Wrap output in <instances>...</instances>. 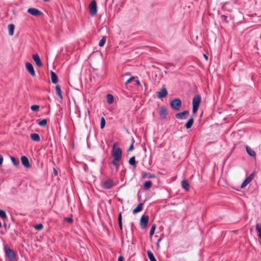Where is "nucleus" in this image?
Wrapping results in <instances>:
<instances>
[{
	"label": "nucleus",
	"mask_w": 261,
	"mask_h": 261,
	"mask_svg": "<svg viewBox=\"0 0 261 261\" xmlns=\"http://www.w3.org/2000/svg\"><path fill=\"white\" fill-rule=\"evenodd\" d=\"M25 65L27 70L30 74L32 76H35V72L32 64L31 63L27 62Z\"/></svg>",
	"instance_id": "13"
},
{
	"label": "nucleus",
	"mask_w": 261,
	"mask_h": 261,
	"mask_svg": "<svg viewBox=\"0 0 261 261\" xmlns=\"http://www.w3.org/2000/svg\"><path fill=\"white\" fill-rule=\"evenodd\" d=\"M135 77L134 76H132L130 77L129 79H128L125 82V84L126 85L128 83H129V82H130L132 81H133V80H134Z\"/></svg>",
	"instance_id": "40"
},
{
	"label": "nucleus",
	"mask_w": 261,
	"mask_h": 261,
	"mask_svg": "<svg viewBox=\"0 0 261 261\" xmlns=\"http://www.w3.org/2000/svg\"><path fill=\"white\" fill-rule=\"evenodd\" d=\"M4 250L6 259L8 261H17V252L11 249L8 245H4Z\"/></svg>",
	"instance_id": "2"
},
{
	"label": "nucleus",
	"mask_w": 261,
	"mask_h": 261,
	"mask_svg": "<svg viewBox=\"0 0 261 261\" xmlns=\"http://www.w3.org/2000/svg\"><path fill=\"white\" fill-rule=\"evenodd\" d=\"M246 151L248 153V154L250 155L251 156H254L255 155V152L254 151H253L251 148H250L249 146H246Z\"/></svg>",
	"instance_id": "22"
},
{
	"label": "nucleus",
	"mask_w": 261,
	"mask_h": 261,
	"mask_svg": "<svg viewBox=\"0 0 261 261\" xmlns=\"http://www.w3.org/2000/svg\"><path fill=\"white\" fill-rule=\"evenodd\" d=\"M106 40V37H103L99 42V44H98L99 46H101V47L103 46L104 45V44H105Z\"/></svg>",
	"instance_id": "35"
},
{
	"label": "nucleus",
	"mask_w": 261,
	"mask_h": 261,
	"mask_svg": "<svg viewBox=\"0 0 261 261\" xmlns=\"http://www.w3.org/2000/svg\"><path fill=\"white\" fill-rule=\"evenodd\" d=\"M33 59L38 67H40L42 66V63L39 55L37 54H34L33 55Z\"/></svg>",
	"instance_id": "14"
},
{
	"label": "nucleus",
	"mask_w": 261,
	"mask_h": 261,
	"mask_svg": "<svg viewBox=\"0 0 261 261\" xmlns=\"http://www.w3.org/2000/svg\"><path fill=\"white\" fill-rule=\"evenodd\" d=\"M28 12L35 16H39L42 14V12L41 11L34 8H30L28 9Z\"/></svg>",
	"instance_id": "8"
},
{
	"label": "nucleus",
	"mask_w": 261,
	"mask_h": 261,
	"mask_svg": "<svg viewBox=\"0 0 261 261\" xmlns=\"http://www.w3.org/2000/svg\"><path fill=\"white\" fill-rule=\"evenodd\" d=\"M38 124L42 127H45L47 125V120L43 119L38 122Z\"/></svg>",
	"instance_id": "30"
},
{
	"label": "nucleus",
	"mask_w": 261,
	"mask_h": 261,
	"mask_svg": "<svg viewBox=\"0 0 261 261\" xmlns=\"http://www.w3.org/2000/svg\"><path fill=\"white\" fill-rule=\"evenodd\" d=\"M204 58H207V57L205 54H204Z\"/></svg>",
	"instance_id": "48"
},
{
	"label": "nucleus",
	"mask_w": 261,
	"mask_h": 261,
	"mask_svg": "<svg viewBox=\"0 0 261 261\" xmlns=\"http://www.w3.org/2000/svg\"><path fill=\"white\" fill-rule=\"evenodd\" d=\"M149 220V216L148 215H143L140 220V225L142 228H145L147 227Z\"/></svg>",
	"instance_id": "7"
},
{
	"label": "nucleus",
	"mask_w": 261,
	"mask_h": 261,
	"mask_svg": "<svg viewBox=\"0 0 261 261\" xmlns=\"http://www.w3.org/2000/svg\"><path fill=\"white\" fill-rule=\"evenodd\" d=\"M106 124V121L104 117H101L100 119V128H103Z\"/></svg>",
	"instance_id": "38"
},
{
	"label": "nucleus",
	"mask_w": 261,
	"mask_h": 261,
	"mask_svg": "<svg viewBox=\"0 0 261 261\" xmlns=\"http://www.w3.org/2000/svg\"><path fill=\"white\" fill-rule=\"evenodd\" d=\"M152 186V181L151 180L146 181L143 184V187L145 189H149Z\"/></svg>",
	"instance_id": "25"
},
{
	"label": "nucleus",
	"mask_w": 261,
	"mask_h": 261,
	"mask_svg": "<svg viewBox=\"0 0 261 261\" xmlns=\"http://www.w3.org/2000/svg\"><path fill=\"white\" fill-rule=\"evenodd\" d=\"M161 239H159V240H158L157 245H158V246H159L160 242V241H161Z\"/></svg>",
	"instance_id": "46"
},
{
	"label": "nucleus",
	"mask_w": 261,
	"mask_h": 261,
	"mask_svg": "<svg viewBox=\"0 0 261 261\" xmlns=\"http://www.w3.org/2000/svg\"><path fill=\"white\" fill-rule=\"evenodd\" d=\"M170 105L172 108L176 111L179 110L181 106V102L180 99L175 98L171 100Z\"/></svg>",
	"instance_id": "4"
},
{
	"label": "nucleus",
	"mask_w": 261,
	"mask_h": 261,
	"mask_svg": "<svg viewBox=\"0 0 261 261\" xmlns=\"http://www.w3.org/2000/svg\"><path fill=\"white\" fill-rule=\"evenodd\" d=\"M117 143H114L113 145V149L112 151V155L113 159L112 161L113 165L116 167L117 169L119 167V162L121 160L122 151L120 147H116Z\"/></svg>",
	"instance_id": "1"
},
{
	"label": "nucleus",
	"mask_w": 261,
	"mask_h": 261,
	"mask_svg": "<svg viewBox=\"0 0 261 261\" xmlns=\"http://www.w3.org/2000/svg\"><path fill=\"white\" fill-rule=\"evenodd\" d=\"M10 159L14 166H15L16 167H18L19 166V161L18 160L16 159L13 156H11Z\"/></svg>",
	"instance_id": "29"
},
{
	"label": "nucleus",
	"mask_w": 261,
	"mask_h": 261,
	"mask_svg": "<svg viewBox=\"0 0 261 261\" xmlns=\"http://www.w3.org/2000/svg\"><path fill=\"white\" fill-rule=\"evenodd\" d=\"M118 224L119 227L121 230L122 229V215L121 213H120L118 215Z\"/></svg>",
	"instance_id": "32"
},
{
	"label": "nucleus",
	"mask_w": 261,
	"mask_h": 261,
	"mask_svg": "<svg viewBox=\"0 0 261 261\" xmlns=\"http://www.w3.org/2000/svg\"><path fill=\"white\" fill-rule=\"evenodd\" d=\"M64 221L68 222L69 223H71L73 222V219L72 218L67 217L64 218Z\"/></svg>",
	"instance_id": "39"
},
{
	"label": "nucleus",
	"mask_w": 261,
	"mask_h": 261,
	"mask_svg": "<svg viewBox=\"0 0 261 261\" xmlns=\"http://www.w3.org/2000/svg\"><path fill=\"white\" fill-rule=\"evenodd\" d=\"M201 100V97L200 95L198 94L194 96L192 100V111L193 113H196L197 112Z\"/></svg>",
	"instance_id": "3"
},
{
	"label": "nucleus",
	"mask_w": 261,
	"mask_h": 261,
	"mask_svg": "<svg viewBox=\"0 0 261 261\" xmlns=\"http://www.w3.org/2000/svg\"><path fill=\"white\" fill-rule=\"evenodd\" d=\"M56 92L58 96L60 97V99L63 98V96L62 94V91L60 87V86L59 85H56Z\"/></svg>",
	"instance_id": "20"
},
{
	"label": "nucleus",
	"mask_w": 261,
	"mask_h": 261,
	"mask_svg": "<svg viewBox=\"0 0 261 261\" xmlns=\"http://www.w3.org/2000/svg\"><path fill=\"white\" fill-rule=\"evenodd\" d=\"M128 163L130 165H132V166H134L135 167H136V162L135 160V156H133L131 157L128 161Z\"/></svg>",
	"instance_id": "27"
},
{
	"label": "nucleus",
	"mask_w": 261,
	"mask_h": 261,
	"mask_svg": "<svg viewBox=\"0 0 261 261\" xmlns=\"http://www.w3.org/2000/svg\"><path fill=\"white\" fill-rule=\"evenodd\" d=\"M135 83L137 85H138V86L140 85V82L139 80H136Z\"/></svg>",
	"instance_id": "45"
},
{
	"label": "nucleus",
	"mask_w": 261,
	"mask_h": 261,
	"mask_svg": "<svg viewBox=\"0 0 261 261\" xmlns=\"http://www.w3.org/2000/svg\"><path fill=\"white\" fill-rule=\"evenodd\" d=\"M147 254L150 261H156L153 253L151 251H147Z\"/></svg>",
	"instance_id": "26"
},
{
	"label": "nucleus",
	"mask_w": 261,
	"mask_h": 261,
	"mask_svg": "<svg viewBox=\"0 0 261 261\" xmlns=\"http://www.w3.org/2000/svg\"><path fill=\"white\" fill-rule=\"evenodd\" d=\"M168 94L167 91L165 87H163L161 90L157 92V97L159 98H162L166 97Z\"/></svg>",
	"instance_id": "12"
},
{
	"label": "nucleus",
	"mask_w": 261,
	"mask_h": 261,
	"mask_svg": "<svg viewBox=\"0 0 261 261\" xmlns=\"http://www.w3.org/2000/svg\"><path fill=\"white\" fill-rule=\"evenodd\" d=\"M143 205V204L142 203H139L138 205V206L135 209H134V210L133 211V213L136 214V213H137L141 211L142 210Z\"/></svg>",
	"instance_id": "23"
},
{
	"label": "nucleus",
	"mask_w": 261,
	"mask_h": 261,
	"mask_svg": "<svg viewBox=\"0 0 261 261\" xmlns=\"http://www.w3.org/2000/svg\"><path fill=\"white\" fill-rule=\"evenodd\" d=\"M181 186L186 191H188L189 190V184L188 180L186 179H184L181 181Z\"/></svg>",
	"instance_id": "18"
},
{
	"label": "nucleus",
	"mask_w": 261,
	"mask_h": 261,
	"mask_svg": "<svg viewBox=\"0 0 261 261\" xmlns=\"http://www.w3.org/2000/svg\"><path fill=\"white\" fill-rule=\"evenodd\" d=\"M89 12L90 14L94 16L97 14V5L96 2L93 0L90 4L89 6Z\"/></svg>",
	"instance_id": "6"
},
{
	"label": "nucleus",
	"mask_w": 261,
	"mask_h": 261,
	"mask_svg": "<svg viewBox=\"0 0 261 261\" xmlns=\"http://www.w3.org/2000/svg\"><path fill=\"white\" fill-rule=\"evenodd\" d=\"M31 109L33 111L37 112L39 111V106L37 105H32L31 107Z\"/></svg>",
	"instance_id": "34"
},
{
	"label": "nucleus",
	"mask_w": 261,
	"mask_h": 261,
	"mask_svg": "<svg viewBox=\"0 0 261 261\" xmlns=\"http://www.w3.org/2000/svg\"><path fill=\"white\" fill-rule=\"evenodd\" d=\"M156 177V175L154 174L148 173L146 172H142V177L143 178H155Z\"/></svg>",
	"instance_id": "15"
},
{
	"label": "nucleus",
	"mask_w": 261,
	"mask_h": 261,
	"mask_svg": "<svg viewBox=\"0 0 261 261\" xmlns=\"http://www.w3.org/2000/svg\"><path fill=\"white\" fill-rule=\"evenodd\" d=\"M189 115V112L188 110H185L182 112L178 113L175 114V117L179 119H185Z\"/></svg>",
	"instance_id": "9"
},
{
	"label": "nucleus",
	"mask_w": 261,
	"mask_h": 261,
	"mask_svg": "<svg viewBox=\"0 0 261 261\" xmlns=\"http://www.w3.org/2000/svg\"><path fill=\"white\" fill-rule=\"evenodd\" d=\"M107 102L109 104H111L112 103H113V102L114 101V97L112 94H108L107 95Z\"/></svg>",
	"instance_id": "31"
},
{
	"label": "nucleus",
	"mask_w": 261,
	"mask_h": 261,
	"mask_svg": "<svg viewBox=\"0 0 261 261\" xmlns=\"http://www.w3.org/2000/svg\"><path fill=\"white\" fill-rule=\"evenodd\" d=\"M1 227H2V223H1V222H0V228H1Z\"/></svg>",
	"instance_id": "49"
},
{
	"label": "nucleus",
	"mask_w": 261,
	"mask_h": 261,
	"mask_svg": "<svg viewBox=\"0 0 261 261\" xmlns=\"http://www.w3.org/2000/svg\"><path fill=\"white\" fill-rule=\"evenodd\" d=\"M4 158L2 154H0V165H1L3 163Z\"/></svg>",
	"instance_id": "42"
},
{
	"label": "nucleus",
	"mask_w": 261,
	"mask_h": 261,
	"mask_svg": "<svg viewBox=\"0 0 261 261\" xmlns=\"http://www.w3.org/2000/svg\"><path fill=\"white\" fill-rule=\"evenodd\" d=\"M57 174H58L57 170L55 168H54L53 169V175L54 176H56Z\"/></svg>",
	"instance_id": "43"
},
{
	"label": "nucleus",
	"mask_w": 261,
	"mask_h": 261,
	"mask_svg": "<svg viewBox=\"0 0 261 261\" xmlns=\"http://www.w3.org/2000/svg\"><path fill=\"white\" fill-rule=\"evenodd\" d=\"M256 229L257 232L258 237L261 240V226L258 223L256 225Z\"/></svg>",
	"instance_id": "28"
},
{
	"label": "nucleus",
	"mask_w": 261,
	"mask_h": 261,
	"mask_svg": "<svg viewBox=\"0 0 261 261\" xmlns=\"http://www.w3.org/2000/svg\"><path fill=\"white\" fill-rule=\"evenodd\" d=\"M21 161L22 164L26 168H30L31 167V164H30L28 158L24 155H22L21 157Z\"/></svg>",
	"instance_id": "11"
},
{
	"label": "nucleus",
	"mask_w": 261,
	"mask_h": 261,
	"mask_svg": "<svg viewBox=\"0 0 261 261\" xmlns=\"http://www.w3.org/2000/svg\"><path fill=\"white\" fill-rule=\"evenodd\" d=\"M101 187L104 189H110L114 186V181L112 179H108L101 182Z\"/></svg>",
	"instance_id": "5"
},
{
	"label": "nucleus",
	"mask_w": 261,
	"mask_h": 261,
	"mask_svg": "<svg viewBox=\"0 0 261 261\" xmlns=\"http://www.w3.org/2000/svg\"><path fill=\"white\" fill-rule=\"evenodd\" d=\"M160 115L165 118L167 115V109L165 107H161L160 110Z\"/></svg>",
	"instance_id": "17"
},
{
	"label": "nucleus",
	"mask_w": 261,
	"mask_h": 261,
	"mask_svg": "<svg viewBox=\"0 0 261 261\" xmlns=\"http://www.w3.org/2000/svg\"><path fill=\"white\" fill-rule=\"evenodd\" d=\"M43 224L41 223L38 224L34 226V228L37 230H40L43 228Z\"/></svg>",
	"instance_id": "36"
},
{
	"label": "nucleus",
	"mask_w": 261,
	"mask_h": 261,
	"mask_svg": "<svg viewBox=\"0 0 261 261\" xmlns=\"http://www.w3.org/2000/svg\"><path fill=\"white\" fill-rule=\"evenodd\" d=\"M194 122V118L191 117L186 123V127L187 129H189L191 127Z\"/></svg>",
	"instance_id": "21"
},
{
	"label": "nucleus",
	"mask_w": 261,
	"mask_h": 261,
	"mask_svg": "<svg viewBox=\"0 0 261 261\" xmlns=\"http://www.w3.org/2000/svg\"><path fill=\"white\" fill-rule=\"evenodd\" d=\"M118 261H124V258L122 256H119L118 258Z\"/></svg>",
	"instance_id": "44"
},
{
	"label": "nucleus",
	"mask_w": 261,
	"mask_h": 261,
	"mask_svg": "<svg viewBox=\"0 0 261 261\" xmlns=\"http://www.w3.org/2000/svg\"><path fill=\"white\" fill-rule=\"evenodd\" d=\"M155 227H156V225L155 224H153L151 229H150V232H149V235L150 236H152L154 233V230H155Z\"/></svg>",
	"instance_id": "37"
},
{
	"label": "nucleus",
	"mask_w": 261,
	"mask_h": 261,
	"mask_svg": "<svg viewBox=\"0 0 261 261\" xmlns=\"http://www.w3.org/2000/svg\"><path fill=\"white\" fill-rule=\"evenodd\" d=\"M254 176V173L252 172L251 173L249 176H248L242 183L240 187L241 188H243L245 187L253 179Z\"/></svg>",
	"instance_id": "10"
},
{
	"label": "nucleus",
	"mask_w": 261,
	"mask_h": 261,
	"mask_svg": "<svg viewBox=\"0 0 261 261\" xmlns=\"http://www.w3.org/2000/svg\"><path fill=\"white\" fill-rule=\"evenodd\" d=\"M30 138L31 140L34 141L38 142L40 140L39 135L36 133H32L30 135Z\"/></svg>",
	"instance_id": "19"
},
{
	"label": "nucleus",
	"mask_w": 261,
	"mask_h": 261,
	"mask_svg": "<svg viewBox=\"0 0 261 261\" xmlns=\"http://www.w3.org/2000/svg\"><path fill=\"white\" fill-rule=\"evenodd\" d=\"M50 77H51V80L53 83L54 84H57L58 83V78L55 72H54L53 71H51L50 72Z\"/></svg>",
	"instance_id": "16"
},
{
	"label": "nucleus",
	"mask_w": 261,
	"mask_h": 261,
	"mask_svg": "<svg viewBox=\"0 0 261 261\" xmlns=\"http://www.w3.org/2000/svg\"><path fill=\"white\" fill-rule=\"evenodd\" d=\"M221 17L222 18H224V19H226V16L225 15H223L221 16Z\"/></svg>",
	"instance_id": "47"
},
{
	"label": "nucleus",
	"mask_w": 261,
	"mask_h": 261,
	"mask_svg": "<svg viewBox=\"0 0 261 261\" xmlns=\"http://www.w3.org/2000/svg\"><path fill=\"white\" fill-rule=\"evenodd\" d=\"M128 74H129V73H127L126 74L127 75H128Z\"/></svg>",
	"instance_id": "50"
},
{
	"label": "nucleus",
	"mask_w": 261,
	"mask_h": 261,
	"mask_svg": "<svg viewBox=\"0 0 261 261\" xmlns=\"http://www.w3.org/2000/svg\"><path fill=\"white\" fill-rule=\"evenodd\" d=\"M14 25L13 24H10L8 26L9 34L12 36L14 34Z\"/></svg>",
	"instance_id": "24"
},
{
	"label": "nucleus",
	"mask_w": 261,
	"mask_h": 261,
	"mask_svg": "<svg viewBox=\"0 0 261 261\" xmlns=\"http://www.w3.org/2000/svg\"><path fill=\"white\" fill-rule=\"evenodd\" d=\"M0 217L3 220L6 219L7 217L6 212L2 210H0Z\"/></svg>",
	"instance_id": "33"
},
{
	"label": "nucleus",
	"mask_w": 261,
	"mask_h": 261,
	"mask_svg": "<svg viewBox=\"0 0 261 261\" xmlns=\"http://www.w3.org/2000/svg\"><path fill=\"white\" fill-rule=\"evenodd\" d=\"M133 148H134V141H133L132 143L129 147V148L128 149V151H130L132 150L133 149Z\"/></svg>",
	"instance_id": "41"
}]
</instances>
